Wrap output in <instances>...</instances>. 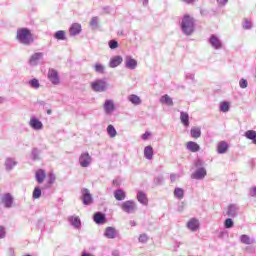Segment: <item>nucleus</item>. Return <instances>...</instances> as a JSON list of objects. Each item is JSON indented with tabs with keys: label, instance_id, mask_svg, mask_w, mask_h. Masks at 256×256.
<instances>
[{
	"label": "nucleus",
	"instance_id": "18",
	"mask_svg": "<svg viewBox=\"0 0 256 256\" xmlns=\"http://www.w3.org/2000/svg\"><path fill=\"white\" fill-rule=\"evenodd\" d=\"M121 63H123V57L117 55L110 59L108 65H109L110 69H115L116 67H119V65H121Z\"/></svg>",
	"mask_w": 256,
	"mask_h": 256
},
{
	"label": "nucleus",
	"instance_id": "52",
	"mask_svg": "<svg viewBox=\"0 0 256 256\" xmlns=\"http://www.w3.org/2000/svg\"><path fill=\"white\" fill-rule=\"evenodd\" d=\"M5 235H6L5 227L0 226V239H5Z\"/></svg>",
	"mask_w": 256,
	"mask_h": 256
},
{
	"label": "nucleus",
	"instance_id": "49",
	"mask_svg": "<svg viewBox=\"0 0 256 256\" xmlns=\"http://www.w3.org/2000/svg\"><path fill=\"white\" fill-rule=\"evenodd\" d=\"M185 79H187L188 81H191L192 83H195V74L193 73H187L185 75Z\"/></svg>",
	"mask_w": 256,
	"mask_h": 256
},
{
	"label": "nucleus",
	"instance_id": "11",
	"mask_svg": "<svg viewBox=\"0 0 256 256\" xmlns=\"http://www.w3.org/2000/svg\"><path fill=\"white\" fill-rule=\"evenodd\" d=\"M82 203L83 205H91L93 203V196L87 188H83L82 191Z\"/></svg>",
	"mask_w": 256,
	"mask_h": 256
},
{
	"label": "nucleus",
	"instance_id": "37",
	"mask_svg": "<svg viewBox=\"0 0 256 256\" xmlns=\"http://www.w3.org/2000/svg\"><path fill=\"white\" fill-rule=\"evenodd\" d=\"M28 85L31 87V89H39V87H41V83H39V79L37 78L29 80Z\"/></svg>",
	"mask_w": 256,
	"mask_h": 256
},
{
	"label": "nucleus",
	"instance_id": "5",
	"mask_svg": "<svg viewBox=\"0 0 256 256\" xmlns=\"http://www.w3.org/2000/svg\"><path fill=\"white\" fill-rule=\"evenodd\" d=\"M91 87L96 93H103L108 89L109 84H107L105 80L98 79L91 83Z\"/></svg>",
	"mask_w": 256,
	"mask_h": 256
},
{
	"label": "nucleus",
	"instance_id": "59",
	"mask_svg": "<svg viewBox=\"0 0 256 256\" xmlns=\"http://www.w3.org/2000/svg\"><path fill=\"white\" fill-rule=\"evenodd\" d=\"M119 250L112 251V256H120Z\"/></svg>",
	"mask_w": 256,
	"mask_h": 256
},
{
	"label": "nucleus",
	"instance_id": "14",
	"mask_svg": "<svg viewBox=\"0 0 256 256\" xmlns=\"http://www.w3.org/2000/svg\"><path fill=\"white\" fill-rule=\"evenodd\" d=\"M93 221L96 223V225H104V223L107 221V216H105L103 212H96L93 215Z\"/></svg>",
	"mask_w": 256,
	"mask_h": 256
},
{
	"label": "nucleus",
	"instance_id": "3",
	"mask_svg": "<svg viewBox=\"0 0 256 256\" xmlns=\"http://www.w3.org/2000/svg\"><path fill=\"white\" fill-rule=\"evenodd\" d=\"M194 165L196 170L191 174V179L201 181L204 177H207V169L205 168V162L203 160L197 159Z\"/></svg>",
	"mask_w": 256,
	"mask_h": 256
},
{
	"label": "nucleus",
	"instance_id": "62",
	"mask_svg": "<svg viewBox=\"0 0 256 256\" xmlns=\"http://www.w3.org/2000/svg\"><path fill=\"white\" fill-rule=\"evenodd\" d=\"M184 3H193L195 0H183Z\"/></svg>",
	"mask_w": 256,
	"mask_h": 256
},
{
	"label": "nucleus",
	"instance_id": "45",
	"mask_svg": "<svg viewBox=\"0 0 256 256\" xmlns=\"http://www.w3.org/2000/svg\"><path fill=\"white\" fill-rule=\"evenodd\" d=\"M239 87L240 89H247V87H249V82H247V79L241 78L239 81Z\"/></svg>",
	"mask_w": 256,
	"mask_h": 256
},
{
	"label": "nucleus",
	"instance_id": "63",
	"mask_svg": "<svg viewBox=\"0 0 256 256\" xmlns=\"http://www.w3.org/2000/svg\"><path fill=\"white\" fill-rule=\"evenodd\" d=\"M51 113H53L51 109L47 110V115H51Z\"/></svg>",
	"mask_w": 256,
	"mask_h": 256
},
{
	"label": "nucleus",
	"instance_id": "10",
	"mask_svg": "<svg viewBox=\"0 0 256 256\" xmlns=\"http://www.w3.org/2000/svg\"><path fill=\"white\" fill-rule=\"evenodd\" d=\"M43 59V53L42 52H36L32 54L29 58V65L30 67H37L39 65V62Z\"/></svg>",
	"mask_w": 256,
	"mask_h": 256
},
{
	"label": "nucleus",
	"instance_id": "42",
	"mask_svg": "<svg viewBox=\"0 0 256 256\" xmlns=\"http://www.w3.org/2000/svg\"><path fill=\"white\" fill-rule=\"evenodd\" d=\"M41 195H42L41 188L39 186H36L32 193L33 199H40Z\"/></svg>",
	"mask_w": 256,
	"mask_h": 256
},
{
	"label": "nucleus",
	"instance_id": "38",
	"mask_svg": "<svg viewBox=\"0 0 256 256\" xmlns=\"http://www.w3.org/2000/svg\"><path fill=\"white\" fill-rule=\"evenodd\" d=\"M190 134H191V137H193V139H199V137H201V128H197V127L191 128Z\"/></svg>",
	"mask_w": 256,
	"mask_h": 256
},
{
	"label": "nucleus",
	"instance_id": "19",
	"mask_svg": "<svg viewBox=\"0 0 256 256\" xmlns=\"http://www.w3.org/2000/svg\"><path fill=\"white\" fill-rule=\"evenodd\" d=\"M125 67L126 69H137V60L133 59L131 56H126L125 58Z\"/></svg>",
	"mask_w": 256,
	"mask_h": 256
},
{
	"label": "nucleus",
	"instance_id": "22",
	"mask_svg": "<svg viewBox=\"0 0 256 256\" xmlns=\"http://www.w3.org/2000/svg\"><path fill=\"white\" fill-rule=\"evenodd\" d=\"M4 165H5L6 171H13V168L17 167V162L15 161L14 158L8 157L6 158Z\"/></svg>",
	"mask_w": 256,
	"mask_h": 256
},
{
	"label": "nucleus",
	"instance_id": "8",
	"mask_svg": "<svg viewBox=\"0 0 256 256\" xmlns=\"http://www.w3.org/2000/svg\"><path fill=\"white\" fill-rule=\"evenodd\" d=\"M103 109H104L105 115H113L116 109L115 102L111 99H106L103 104Z\"/></svg>",
	"mask_w": 256,
	"mask_h": 256
},
{
	"label": "nucleus",
	"instance_id": "51",
	"mask_svg": "<svg viewBox=\"0 0 256 256\" xmlns=\"http://www.w3.org/2000/svg\"><path fill=\"white\" fill-rule=\"evenodd\" d=\"M48 183H49V185H53V183H55V174L50 173L48 175Z\"/></svg>",
	"mask_w": 256,
	"mask_h": 256
},
{
	"label": "nucleus",
	"instance_id": "46",
	"mask_svg": "<svg viewBox=\"0 0 256 256\" xmlns=\"http://www.w3.org/2000/svg\"><path fill=\"white\" fill-rule=\"evenodd\" d=\"M138 241L139 243L145 244L147 241H149V236L146 233H143L139 236Z\"/></svg>",
	"mask_w": 256,
	"mask_h": 256
},
{
	"label": "nucleus",
	"instance_id": "35",
	"mask_svg": "<svg viewBox=\"0 0 256 256\" xmlns=\"http://www.w3.org/2000/svg\"><path fill=\"white\" fill-rule=\"evenodd\" d=\"M229 109H231L229 102L223 101L220 103L219 111H221V113H229Z\"/></svg>",
	"mask_w": 256,
	"mask_h": 256
},
{
	"label": "nucleus",
	"instance_id": "13",
	"mask_svg": "<svg viewBox=\"0 0 256 256\" xmlns=\"http://www.w3.org/2000/svg\"><path fill=\"white\" fill-rule=\"evenodd\" d=\"M228 217L235 218L239 215V205L237 204H230L227 208L226 212Z\"/></svg>",
	"mask_w": 256,
	"mask_h": 256
},
{
	"label": "nucleus",
	"instance_id": "12",
	"mask_svg": "<svg viewBox=\"0 0 256 256\" xmlns=\"http://www.w3.org/2000/svg\"><path fill=\"white\" fill-rule=\"evenodd\" d=\"M29 125L34 131H41L43 129V122L35 116L30 118Z\"/></svg>",
	"mask_w": 256,
	"mask_h": 256
},
{
	"label": "nucleus",
	"instance_id": "36",
	"mask_svg": "<svg viewBox=\"0 0 256 256\" xmlns=\"http://www.w3.org/2000/svg\"><path fill=\"white\" fill-rule=\"evenodd\" d=\"M128 101L132 103V105H141V98L135 94H131L128 96Z\"/></svg>",
	"mask_w": 256,
	"mask_h": 256
},
{
	"label": "nucleus",
	"instance_id": "9",
	"mask_svg": "<svg viewBox=\"0 0 256 256\" xmlns=\"http://www.w3.org/2000/svg\"><path fill=\"white\" fill-rule=\"evenodd\" d=\"M208 43H210L211 47L213 49L219 50L223 48V42L217 37V35L212 34L210 38L208 39Z\"/></svg>",
	"mask_w": 256,
	"mask_h": 256
},
{
	"label": "nucleus",
	"instance_id": "23",
	"mask_svg": "<svg viewBox=\"0 0 256 256\" xmlns=\"http://www.w3.org/2000/svg\"><path fill=\"white\" fill-rule=\"evenodd\" d=\"M228 149H229V144L225 141H221L217 145V152L219 153V155H223L227 153Z\"/></svg>",
	"mask_w": 256,
	"mask_h": 256
},
{
	"label": "nucleus",
	"instance_id": "40",
	"mask_svg": "<svg viewBox=\"0 0 256 256\" xmlns=\"http://www.w3.org/2000/svg\"><path fill=\"white\" fill-rule=\"evenodd\" d=\"M107 133L109 135V137H111L113 139V137H117V130L115 129V126L113 125H108L107 127Z\"/></svg>",
	"mask_w": 256,
	"mask_h": 256
},
{
	"label": "nucleus",
	"instance_id": "7",
	"mask_svg": "<svg viewBox=\"0 0 256 256\" xmlns=\"http://www.w3.org/2000/svg\"><path fill=\"white\" fill-rule=\"evenodd\" d=\"M47 77L52 85H59V83H61V78H59V72H57V70L53 68L48 70Z\"/></svg>",
	"mask_w": 256,
	"mask_h": 256
},
{
	"label": "nucleus",
	"instance_id": "16",
	"mask_svg": "<svg viewBox=\"0 0 256 256\" xmlns=\"http://www.w3.org/2000/svg\"><path fill=\"white\" fill-rule=\"evenodd\" d=\"M2 203L6 209H11V207H13V196L10 193L4 194Z\"/></svg>",
	"mask_w": 256,
	"mask_h": 256
},
{
	"label": "nucleus",
	"instance_id": "60",
	"mask_svg": "<svg viewBox=\"0 0 256 256\" xmlns=\"http://www.w3.org/2000/svg\"><path fill=\"white\" fill-rule=\"evenodd\" d=\"M130 225H131V227H135V225H137V223L135 222V220H131Z\"/></svg>",
	"mask_w": 256,
	"mask_h": 256
},
{
	"label": "nucleus",
	"instance_id": "31",
	"mask_svg": "<svg viewBox=\"0 0 256 256\" xmlns=\"http://www.w3.org/2000/svg\"><path fill=\"white\" fill-rule=\"evenodd\" d=\"M160 103H164L165 105H168V107H173V99L167 94L160 98Z\"/></svg>",
	"mask_w": 256,
	"mask_h": 256
},
{
	"label": "nucleus",
	"instance_id": "34",
	"mask_svg": "<svg viewBox=\"0 0 256 256\" xmlns=\"http://www.w3.org/2000/svg\"><path fill=\"white\" fill-rule=\"evenodd\" d=\"M174 197L179 200L183 199V197H185V190H183V188L176 187L174 189Z\"/></svg>",
	"mask_w": 256,
	"mask_h": 256
},
{
	"label": "nucleus",
	"instance_id": "17",
	"mask_svg": "<svg viewBox=\"0 0 256 256\" xmlns=\"http://www.w3.org/2000/svg\"><path fill=\"white\" fill-rule=\"evenodd\" d=\"M136 199L140 202L141 205L147 207L149 205V198H147V194L143 191H138L136 195Z\"/></svg>",
	"mask_w": 256,
	"mask_h": 256
},
{
	"label": "nucleus",
	"instance_id": "21",
	"mask_svg": "<svg viewBox=\"0 0 256 256\" xmlns=\"http://www.w3.org/2000/svg\"><path fill=\"white\" fill-rule=\"evenodd\" d=\"M68 221L74 229H81V219L79 216H70L68 217Z\"/></svg>",
	"mask_w": 256,
	"mask_h": 256
},
{
	"label": "nucleus",
	"instance_id": "32",
	"mask_svg": "<svg viewBox=\"0 0 256 256\" xmlns=\"http://www.w3.org/2000/svg\"><path fill=\"white\" fill-rule=\"evenodd\" d=\"M54 39H57V41H65L67 39V34L64 30H59L54 33Z\"/></svg>",
	"mask_w": 256,
	"mask_h": 256
},
{
	"label": "nucleus",
	"instance_id": "25",
	"mask_svg": "<svg viewBox=\"0 0 256 256\" xmlns=\"http://www.w3.org/2000/svg\"><path fill=\"white\" fill-rule=\"evenodd\" d=\"M240 242L243 244V245H253V243H255V238H251L249 237V235L247 234H242L240 236Z\"/></svg>",
	"mask_w": 256,
	"mask_h": 256
},
{
	"label": "nucleus",
	"instance_id": "48",
	"mask_svg": "<svg viewBox=\"0 0 256 256\" xmlns=\"http://www.w3.org/2000/svg\"><path fill=\"white\" fill-rule=\"evenodd\" d=\"M243 29H246V30L253 29V23H251V21L246 19L243 23Z\"/></svg>",
	"mask_w": 256,
	"mask_h": 256
},
{
	"label": "nucleus",
	"instance_id": "55",
	"mask_svg": "<svg viewBox=\"0 0 256 256\" xmlns=\"http://www.w3.org/2000/svg\"><path fill=\"white\" fill-rule=\"evenodd\" d=\"M250 195H251V197H256V186L251 188Z\"/></svg>",
	"mask_w": 256,
	"mask_h": 256
},
{
	"label": "nucleus",
	"instance_id": "50",
	"mask_svg": "<svg viewBox=\"0 0 256 256\" xmlns=\"http://www.w3.org/2000/svg\"><path fill=\"white\" fill-rule=\"evenodd\" d=\"M154 183L156 184V185H161L162 183H163V176H156L155 178H154Z\"/></svg>",
	"mask_w": 256,
	"mask_h": 256
},
{
	"label": "nucleus",
	"instance_id": "58",
	"mask_svg": "<svg viewBox=\"0 0 256 256\" xmlns=\"http://www.w3.org/2000/svg\"><path fill=\"white\" fill-rule=\"evenodd\" d=\"M8 254H9L10 256L15 255V250H14L13 248H9V249H8Z\"/></svg>",
	"mask_w": 256,
	"mask_h": 256
},
{
	"label": "nucleus",
	"instance_id": "2",
	"mask_svg": "<svg viewBox=\"0 0 256 256\" xmlns=\"http://www.w3.org/2000/svg\"><path fill=\"white\" fill-rule=\"evenodd\" d=\"M16 39L21 45L29 46L33 44V34L29 28H20L16 32Z\"/></svg>",
	"mask_w": 256,
	"mask_h": 256
},
{
	"label": "nucleus",
	"instance_id": "56",
	"mask_svg": "<svg viewBox=\"0 0 256 256\" xmlns=\"http://www.w3.org/2000/svg\"><path fill=\"white\" fill-rule=\"evenodd\" d=\"M225 235H227V232H226V231H220V232L218 233L219 239H223V237H225Z\"/></svg>",
	"mask_w": 256,
	"mask_h": 256
},
{
	"label": "nucleus",
	"instance_id": "6",
	"mask_svg": "<svg viewBox=\"0 0 256 256\" xmlns=\"http://www.w3.org/2000/svg\"><path fill=\"white\" fill-rule=\"evenodd\" d=\"M93 163V158L89 154V152H84L79 157V164L80 166L87 168Z\"/></svg>",
	"mask_w": 256,
	"mask_h": 256
},
{
	"label": "nucleus",
	"instance_id": "29",
	"mask_svg": "<svg viewBox=\"0 0 256 256\" xmlns=\"http://www.w3.org/2000/svg\"><path fill=\"white\" fill-rule=\"evenodd\" d=\"M246 139L252 141L254 145H256V131L255 130H248L245 132Z\"/></svg>",
	"mask_w": 256,
	"mask_h": 256
},
{
	"label": "nucleus",
	"instance_id": "20",
	"mask_svg": "<svg viewBox=\"0 0 256 256\" xmlns=\"http://www.w3.org/2000/svg\"><path fill=\"white\" fill-rule=\"evenodd\" d=\"M117 229H115L114 227H107L105 232H104V236L106 237V239H115L117 237Z\"/></svg>",
	"mask_w": 256,
	"mask_h": 256
},
{
	"label": "nucleus",
	"instance_id": "26",
	"mask_svg": "<svg viewBox=\"0 0 256 256\" xmlns=\"http://www.w3.org/2000/svg\"><path fill=\"white\" fill-rule=\"evenodd\" d=\"M114 197L116 201H125L127 194H125L123 189H117L114 191Z\"/></svg>",
	"mask_w": 256,
	"mask_h": 256
},
{
	"label": "nucleus",
	"instance_id": "53",
	"mask_svg": "<svg viewBox=\"0 0 256 256\" xmlns=\"http://www.w3.org/2000/svg\"><path fill=\"white\" fill-rule=\"evenodd\" d=\"M150 135H151V133L145 132L144 134H142L141 138L143 139V141H147V139H149Z\"/></svg>",
	"mask_w": 256,
	"mask_h": 256
},
{
	"label": "nucleus",
	"instance_id": "30",
	"mask_svg": "<svg viewBox=\"0 0 256 256\" xmlns=\"http://www.w3.org/2000/svg\"><path fill=\"white\" fill-rule=\"evenodd\" d=\"M180 120L184 127H189V114L187 112H180Z\"/></svg>",
	"mask_w": 256,
	"mask_h": 256
},
{
	"label": "nucleus",
	"instance_id": "39",
	"mask_svg": "<svg viewBox=\"0 0 256 256\" xmlns=\"http://www.w3.org/2000/svg\"><path fill=\"white\" fill-rule=\"evenodd\" d=\"M94 71L100 75H103L105 73V66L101 63H96L94 65Z\"/></svg>",
	"mask_w": 256,
	"mask_h": 256
},
{
	"label": "nucleus",
	"instance_id": "1",
	"mask_svg": "<svg viewBox=\"0 0 256 256\" xmlns=\"http://www.w3.org/2000/svg\"><path fill=\"white\" fill-rule=\"evenodd\" d=\"M180 29L186 37H191V34L195 33V19L185 14L180 22Z\"/></svg>",
	"mask_w": 256,
	"mask_h": 256
},
{
	"label": "nucleus",
	"instance_id": "64",
	"mask_svg": "<svg viewBox=\"0 0 256 256\" xmlns=\"http://www.w3.org/2000/svg\"><path fill=\"white\" fill-rule=\"evenodd\" d=\"M38 225H43V221L39 220Z\"/></svg>",
	"mask_w": 256,
	"mask_h": 256
},
{
	"label": "nucleus",
	"instance_id": "54",
	"mask_svg": "<svg viewBox=\"0 0 256 256\" xmlns=\"http://www.w3.org/2000/svg\"><path fill=\"white\" fill-rule=\"evenodd\" d=\"M218 5H227L229 3V0H216Z\"/></svg>",
	"mask_w": 256,
	"mask_h": 256
},
{
	"label": "nucleus",
	"instance_id": "47",
	"mask_svg": "<svg viewBox=\"0 0 256 256\" xmlns=\"http://www.w3.org/2000/svg\"><path fill=\"white\" fill-rule=\"evenodd\" d=\"M108 45L110 49H117V47H119V42H117L115 39H112L108 42Z\"/></svg>",
	"mask_w": 256,
	"mask_h": 256
},
{
	"label": "nucleus",
	"instance_id": "28",
	"mask_svg": "<svg viewBox=\"0 0 256 256\" xmlns=\"http://www.w3.org/2000/svg\"><path fill=\"white\" fill-rule=\"evenodd\" d=\"M35 177L37 183H43L45 181V177H47V174L45 173V170L39 169L36 171Z\"/></svg>",
	"mask_w": 256,
	"mask_h": 256
},
{
	"label": "nucleus",
	"instance_id": "41",
	"mask_svg": "<svg viewBox=\"0 0 256 256\" xmlns=\"http://www.w3.org/2000/svg\"><path fill=\"white\" fill-rule=\"evenodd\" d=\"M90 27L92 29H99V17L94 16L90 21Z\"/></svg>",
	"mask_w": 256,
	"mask_h": 256
},
{
	"label": "nucleus",
	"instance_id": "44",
	"mask_svg": "<svg viewBox=\"0 0 256 256\" xmlns=\"http://www.w3.org/2000/svg\"><path fill=\"white\" fill-rule=\"evenodd\" d=\"M31 159L33 161H39V149L34 148L31 152Z\"/></svg>",
	"mask_w": 256,
	"mask_h": 256
},
{
	"label": "nucleus",
	"instance_id": "43",
	"mask_svg": "<svg viewBox=\"0 0 256 256\" xmlns=\"http://www.w3.org/2000/svg\"><path fill=\"white\" fill-rule=\"evenodd\" d=\"M234 226H235V222H233V219L227 218V219L224 221V227H225V229H233Z\"/></svg>",
	"mask_w": 256,
	"mask_h": 256
},
{
	"label": "nucleus",
	"instance_id": "24",
	"mask_svg": "<svg viewBox=\"0 0 256 256\" xmlns=\"http://www.w3.org/2000/svg\"><path fill=\"white\" fill-rule=\"evenodd\" d=\"M69 31L72 37L79 35V33H81V24L79 23L72 24Z\"/></svg>",
	"mask_w": 256,
	"mask_h": 256
},
{
	"label": "nucleus",
	"instance_id": "15",
	"mask_svg": "<svg viewBox=\"0 0 256 256\" xmlns=\"http://www.w3.org/2000/svg\"><path fill=\"white\" fill-rule=\"evenodd\" d=\"M186 227L192 231L193 233H195V231H197L200 227V223H199V219L197 218H191L188 222Z\"/></svg>",
	"mask_w": 256,
	"mask_h": 256
},
{
	"label": "nucleus",
	"instance_id": "57",
	"mask_svg": "<svg viewBox=\"0 0 256 256\" xmlns=\"http://www.w3.org/2000/svg\"><path fill=\"white\" fill-rule=\"evenodd\" d=\"M170 180H171V183H175L177 181V176L176 174H171L170 175Z\"/></svg>",
	"mask_w": 256,
	"mask_h": 256
},
{
	"label": "nucleus",
	"instance_id": "61",
	"mask_svg": "<svg viewBox=\"0 0 256 256\" xmlns=\"http://www.w3.org/2000/svg\"><path fill=\"white\" fill-rule=\"evenodd\" d=\"M143 5H144V6L149 5V0H143Z\"/></svg>",
	"mask_w": 256,
	"mask_h": 256
},
{
	"label": "nucleus",
	"instance_id": "4",
	"mask_svg": "<svg viewBox=\"0 0 256 256\" xmlns=\"http://www.w3.org/2000/svg\"><path fill=\"white\" fill-rule=\"evenodd\" d=\"M120 209L127 213V215H132L137 212V202L134 200H127L119 204Z\"/></svg>",
	"mask_w": 256,
	"mask_h": 256
},
{
	"label": "nucleus",
	"instance_id": "27",
	"mask_svg": "<svg viewBox=\"0 0 256 256\" xmlns=\"http://www.w3.org/2000/svg\"><path fill=\"white\" fill-rule=\"evenodd\" d=\"M186 147L188 151H191V153H197L201 149V146H199V144L193 141H189Z\"/></svg>",
	"mask_w": 256,
	"mask_h": 256
},
{
	"label": "nucleus",
	"instance_id": "33",
	"mask_svg": "<svg viewBox=\"0 0 256 256\" xmlns=\"http://www.w3.org/2000/svg\"><path fill=\"white\" fill-rule=\"evenodd\" d=\"M144 157L151 161L153 159V147L152 146H146L144 148Z\"/></svg>",
	"mask_w": 256,
	"mask_h": 256
}]
</instances>
